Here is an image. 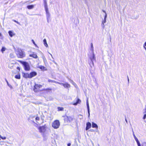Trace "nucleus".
<instances>
[{"label": "nucleus", "instance_id": "f257e3e1", "mask_svg": "<svg viewBox=\"0 0 146 146\" xmlns=\"http://www.w3.org/2000/svg\"><path fill=\"white\" fill-rule=\"evenodd\" d=\"M90 61H89V63L91 67L94 66L93 61L95 60L96 58L94 54H92L90 55H89Z\"/></svg>", "mask_w": 146, "mask_h": 146}, {"label": "nucleus", "instance_id": "f03ea898", "mask_svg": "<svg viewBox=\"0 0 146 146\" xmlns=\"http://www.w3.org/2000/svg\"><path fill=\"white\" fill-rule=\"evenodd\" d=\"M60 125V123L58 120L54 121L52 123V127L55 129H57L59 128Z\"/></svg>", "mask_w": 146, "mask_h": 146}, {"label": "nucleus", "instance_id": "7ed1b4c3", "mask_svg": "<svg viewBox=\"0 0 146 146\" xmlns=\"http://www.w3.org/2000/svg\"><path fill=\"white\" fill-rule=\"evenodd\" d=\"M17 56L19 58H23L25 56V53L21 49H18L17 54Z\"/></svg>", "mask_w": 146, "mask_h": 146}, {"label": "nucleus", "instance_id": "20e7f679", "mask_svg": "<svg viewBox=\"0 0 146 146\" xmlns=\"http://www.w3.org/2000/svg\"><path fill=\"white\" fill-rule=\"evenodd\" d=\"M23 64L24 66L25 70L27 71L30 70V68L28 63L25 62H23Z\"/></svg>", "mask_w": 146, "mask_h": 146}, {"label": "nucleus", "instance_id": "39448f33", "mask_svg": "<svg viewBox=\"0 0 146 146\" xmlns=\"http://www.w3.org/2000/svg\"><path fill=\"white\" fill-rule=\"evenodd\" d=\"M73 120V118L70 116H65L64 118V121L66 122L69 123L71 121Z\"/></svg>", "mask_w": 146, "mask_h": 146}, {"label": "nucleus", "instance_id": "423d86ee", "mask_svg": "<svg viewBox=\"0 0 146 146\" xmlns=\"http://www.w3.org/2000/svg\"><path fill=\"white\" fill-rule=\"evenodd\" d=\"M38 129L40 133H44L46 131V127L45 125L40 126Z\"/></svg>", "mask_w": 146, "mask_h": 146}, {"label": "nucleus", "instance_id": "0eeeda50", "mask_svg": "<svg viewBox=\"0 0 146 146\" xmlns=\"http://www.w3.org/2000/svg\"><path fill=\"white\" fill-rule=\"evenodd\" d=\"M46 14V18L47 19V21L48 23H49V19L50 17V13L48 11V9H47L45 10Z\"/></svg>", "mask_w": 146, "mask_h": 146}, {"label": "nucleus", "instance_id": "6e6552de", "mask_svg": "<svg viewBox=\"0 0 146 146\" xmlns=\"http://www.w3.org/2000/svg\"><path fill=\"white\" fill-rule=\"evenodd\" d=\"M37 73L35 72H33L29 74L30 78H32L33 77L36 76L37 75Z\"/></svg>", "mask_w": 146, "mask_h": 146}, {"label": "nucleus", "instance_id": "1a4fd4ad", "mask_svg": "<svg viewBox=\"0 0 146 146\" xmlns=\"http://www.w3.org/2000/svg\"><path fill=\"white\" fill-rule=\"evenodd\" d=\"M23 76L26 78H30L29 74L27 73H22Z\"/></svg>", "mask_w": 146, "mask_h": 146}, {"label": "nucleus", "instance_id": "9d476101", "mask_svg": "<svg viewBox=\"0 0 146 146\" xmlns=\"http://www.w3.org/2000/svg\"><path fill=\"white\" fill-rule=\"evenodd\" d=\"M86 130H88L90 128L91 124L90 123L88 122L86 123Z\"/></svg>", "mask_w": 146, "mask_h": 146}, {"label": "nucleus", "instance_id": "9b49d317", "mask_svg": "<svg viewBox=\"0 0 146 146\" xmlns=\"http://www.w3.org/2000/svg\"><path fill=\"white\" fill-rule=\"evenodd\" d=\"M45 10L48 9L46 0H43Z\"/></svg>", "mask_w": 146, "mask_h": 146}, {"label": "nucleus", "instance_id": "f8f14e48", "mask_svg": "<svg viewBox=\"0 0 146 146\" xmlns=\"http://www.w3.org/2000/svg\"><path fill=\"white\" fill-rule=\"evenodd\" d=\"M38 68L42 70H47V69L44 66H42L41 65L39 66H38Z\"/></svg>", "mask_w": 146, "mask_h": 146}, {"label": "nucleus", "instance_id": "ddd939ff", "mask_svg": "<svg viewBox=\"0 0 146 146\" xmlns=\"http://www.w3.org/2000/svg\"><path fill=\"white\" fill-rule=\"evenodd\" d=\"M29 56L30 57H33L35 58H38L37 55L34 53L30 54Z\"/></svg>", "mask_w": 146, "mask_h": 146}, {"label": "nucleus", "instance_id": "4468645a", "mask_svg": "<svg viewBox=\"0 0 146 146\" xmlns=\"http://www.w3.org/2000/svg\"><path fill=\"white\" fill-rule=\"evenodd\" d=\"M87 108L88 109V116L89 117L90 116V109H89V105L88 104V102L87 101Z\"/></svg>", "mask_w": 146, "mask_h": 146}, {"label": "nucleus", "instance_id": "2eb2a0df", "mask_svg": "<svg viewBox=\"0 0 146 146\" xmlns=\"http://www.w3.org/2000/svg\"><path fill=\"white\" fill-rule=\"evenodd\" d=\"M92 127L93 128H98V126L96 124L92 122Z\"/></svg>", "mask_w": 146, "mask_h": 146}, {"label": "nucleus", "instance_id": "dca6fc26", "mask_svg": "<svg viewBox=\"0 0 146 146\" xmlns=\"http://www.w3.org/2000/svg\"><path fill=\"white\" fill-rule=\"evenodd\" d=\"M8 33L9 36L11 37H12L13 35H15L11 31H9L8 32Z\"/></svg>", "mask_w": 146, "mask_h": 146}, {"label": "nucleus", "instance_id": "f3484780", "mask_svg": "<svg viewBox=\"0 0 146 146\" xmlns=\"http://www.w3.org/2000/svg\"><path fill=\"white\" fill-rule=\"evenodd\" d=\"M63 86L65 88H68L70 87V85L69 84H68V83H66V84H64Z\"/></svg>", "mask_w": 146, "mask_h": 146}, {"label": "nucleus", "instance_id": "a211bd4d", "mask_svg": "<svg viewBox=\"0 0 146 146\" xmlns=\"http://www.w3.org/2000/svg\"><path fill=\"white\" fill-rule=\"evenodd\" d=\"M132 131L133 132V135L135 139V140L136 141H137L138 140L137 139V137H136L135 135L133 129H132Z\"/></svg>", "mask_w": 146, "mask_h": 146}, {"label": "nucleus", "instance_id": "6ab92c4d", "mask_svg": "<svg viewBox=\"0 0 146 146\" xmlns=\"http://www.w3.org/2000/svg\"><path fill=\"white\" fill-rule=\"evenodd\" d=\"M43 42L44 45L46 47H47L48 46V44H47L46 40L45 39L43 40Z\"/></svg>", "mask_w": 146, "mask_h": 146}, {"label": "nucleus", "instance_id": "aec40b11", "mask_svg": "<svg viewBox=\"0 0 146 146\" xmlns=\"http://www.w3.org/2000/svg\"><path fill=\"white\" fill-rule=\"evenodd\" d=\"M34 7V5H29L27 6V7L29 9H32Z\"/></svg>", "mask_w": 146, "mask_h": 146}, {"label": "nucleus", "instance_id": "412c9836", "mask_svg": "<svg viewBox=\"0 0 146 146\" xmlns=\"http://www.w3.org/2000/svg\"><path fill=\"white\" fill-rule=\"evenodd\" d=\"M5 81H6L7 84V85L11 89H12L13 87H12V86L9 84L8 81L6 79H5Z\"/></svg>", "mask_w": 146, "mask_h": 146}, {"label": "nucleus", "instance_id": "4be33fe9", "mask_svg": "<svg viewBox=\"0 0 146 146\" xmlns=\"http://www.w3.org/2000/svg\"><path fill=\"white\" fill-rule=\"evenodd\" d=\"M9 56L10 58H14L15 56H14V55L13 53H10L9 54Z\"/></svg>", "mask_w": 146, "mask_h": 146}, {"label": "nucleus", "instance_id": "5701e85b", "mask_svg": "<svg viewBox=\"0 0 146 146\" xmlns=\"http://www.w3.org/2000/svg\"><path fill=\"white\" fill-rule=\"evenodd\" d=\"M81 102V100L79 99H78L76 103H75L74 104L76 105H77L78 104L80 103Z\"/></svg>", "mask_w": 146, "mask_h": 146}, {"label": "nucleus", "instance_id": "b1692460", "mask_svg": "<svg viewBox=\"0 0 146 146\" xmlns=\"http://www.w3.org/2000/svg\"><path fill=\"white\" fill-rule=\"evenodd\" d=\"M15 77L17 79H20V74H17L15 76Z\"/></svg>", "mask_w": 146, "mask_h": 146}, {"label": "nucleus", "instance_id": "393cba45", "mask_svg": "<svg viewBox=\"0 0 146 146\" xmlns=\"http://www.w3.org/2000/svg\"><path fill=\"white\" fill-rule=\"evenodd\" d=\"M5 50L6 48L5 47H3L2 48L1 50L2 52L3 53V52L5 51Z\"/></svg>", "mask_w": 146, "mask_h": 146}, {"label": "nucleus", "instance_id": "a878e982", "mask_svg": "<svg viewBox=\"0 0 146 146\" xmlns=\"http://www.w3.org/2000/svg\"><path fill=\"white\" fill-rule=\"evenodd\" d=\"M58 111H63V110L64 108L62 107H58Z\"/></svg>", "mask_w": 146, "mask_h": 146}, {"label": "nucleus", "instance_id": "bb28decb", "mask_svg": "<svg viewBox=\"0 0 146 146\" xmlns=\"http://www.w3.org/2000/svg\"><path fill=\"white\" fill-rule=\"evenodd\" d=\"M48 82H54V83H56V82L54 80H48Z\"/></svg>", "mask_w": 146, "mask_h": 146}, {"label": "nucleus", "instance_id": "cd10ccee", "mask_svg": "<svg viewBox=\"0 0 146 146\" xmlns=\"http://www.w3.org/2000/svg\"><path fill=\"white\" fill-rule=\"evenodd\" d=\"M107 15L106 14V15H105V16L104 17V21L102 22H104V23H106V18L107 17Z\"/></svg>", "mask_w": 146, "mask_h": 146}, {"label": "nucleus", "instance_id": "c85d7f7f", "mask_svg": "<svg viewBox=\"0 0 146 146\" xmlns=\"http://www.w3.org/2000/svg\"><path fill=\"white\" fill-rule=\"evenodd\" d=\"M138 146H141L139 140L136 141Z\"/></svg>", "mask_w": 146, "mask_h": 146}, {"label": "nucleus", "instance_id": "c756f323", "mask_svg": "<svg viewBox=\"0 0 146 146\" xmlns=\"http://www.w3.org/2000/svg\"><path fill=\"white\" fill-rule=\"evenodd\" d=\"M90 50L91 51L92 54H94V48H91Z\"/></svg>", "mask_w": 146, "mask_h": 146}, {"label": "nucleus", "instance_id": "7c9ffc66", "mask_svg": "<svg viewBox=\"0 0 146 146\" xmlns=\"http://www.w3.org/2000/svg\"><path fill=\"white\" fill-rule=\"evenodd\" d=\"M71 81L72 82V83L73 84V85H74L76 87L77 85L73 81Z\"/></svg>", "mask_w": 146, "mask_h": 146}, {"label": "nucleus", "instance_id": "2f4dec72", "mask_svg": "<svg viewBox=\"0 0 146 146\" xmlns=\"http://www.w3.org/2000/svg\"><path fill=\"white\" fill-rule=\"evenodd\" d=\"M0 137L3 139H5L6 138V137H3L1 135H0Z\"/></svg>", "mask_w": 146, "mask_h": 146}, {"label": "nucleus", "instance_id": "473e14b6", "mask_svg": "<svg viewBox=\"0 0 146 146\" xmlns=\"http://www.w3.org/2000/svg\"><path fill=\"white\" fill-rule=\"evenodd\" d=\"M142 146H146V142H144L142 143Z\"/></svg>", "mask_w": 146, "mask_h": 146}, {"label": "nucleus", "instance_id": "72a5a7b5", "mask_svg": "<svg viewBox=\"0 0 146 146\" xmlns=\"http://www.w3.org/2000/svg\"><path fill=\"white\" fill-rule=\"evenodd\" d=\"M38 84H35L34 86V88H38Z\"/></svg>", "mask_w": 146, "mask_h": 146}, {"label": "nucleus", "instance_id": "f704fd0d", "mask_svg": "<svg viewBox=\"0 0 146 146\" xmlns=\"http://www.w3.org/2000/svg\"><path fill=\"white\" fill-rule=\"evenodd\" d=\"M32 41L33 43L35 45V46H37V45L35 44L34 41L33 40H32Z\"/></svg>", "mask_w": 146, "mask_h": 146}, {"label": "nucleus", "instance_id": "c9c22d12", "mask_svg": "<svg viewBox=\"0 0 146 146\" xmlns=\"http://www.w3.org/2000/svg\"><path fill=\"white\" fill-rule=\"evenodd\" d=\"M146 117V113H144V116H143V119H145Z\"/></svg>", "mask_w": 146, "mask_h": 146}, {"label": "nucleus", "instance_id": "e433bc0d", "mask_svg": "<svg viewBox=\"0 0 146 146\" xmlns=\"http://www.w3.org/2000/svg\"><path fill=\"white\" fill-rule=\"evenodd\" d=\"M34 90L35 92H37L38 91L37 88L34 87Z\"/></svg>", "mask_w": 146, "mask_h": 146}, {"label": "nucleus", "instance_id": "4c0bfd02", "mask_svg": "<svg viewBox=\"0 0 146 146\" xmlns=\"http://www.w3.org/2000/svg\"><path fill=\"white\" fill-rule=\"evenodd\" d=\"M145 109H144L143 110L144 111L143 112V113H146V107H145Z\"/></svg>", "mask_w": 146, "mask_h": 146}, {"label": "nucleus", "instance_id": "58836bf2", "mask_svg": "<svg viewBox=\"0 0 146 146\" xmlns=\"http://www.w3.org/2000/svg\"><path fill=\"white\" fill-rule=\"evenodd\" d=\"M45 90L47 91L48 90H51L52 89L51 88H47L44 90Z\"/></svg>", "mask_w": 146, "mask_h": 146}, {"label": "nucleus", "instance_id": "ea45409f", "mask_svg": "<svg viewBox=\"0 0 146 146\" xmlns=\"http://www.w3.org/2000/svg\"><path fill=\"white\" fill-rule=\"evenodd\" d=\"M36 120H39V117H37L36 118Z\"/></svg>", "mask_w": 146, "mask_h": 146}, {"label": "nucleus", "instance_id": "a19ab883", "mask_svg": "<svg viewBox=\"0 0 146 146\" xmlns=\"http://www.w3.org/2000/svg\"><path fill=\"white\" fill-rule=\"evenodd\" d=\"M13 21L18 24H19V23L17 21L15 20H13Z\"/></svg>", "mask_w": 146, "mask_h": 146}, {"label": "nucleus", "instance_id": "79ce46f5", "mask_svg": "<svg viewBox=\"0 0 146 146\" xmlns=\"http://www.w3.org/2000/svg\"><path fill=\"white\" fill-rule=\"evenodd\" d=\"M102 27H103V28H104V25L103 22H102Z\"/></svg>", "mask_w": 146, "mask_h": 146}, {"label": "nucleus", "instance_id": "37998d69", "mask_svg": "<svg viewBox=\"0 0 146 146\" xmlns=\"http://www.w3.org/2000/svg\"><path fill=\"white\" fill-rule=\"evenodd\" d=\"M93 48V44L92 43H91V48Z\"/></svg>", "mask_w": 146, "mask_h": 146}, {"label": "nucleus", "instance_id": "c03bdc74", "mask_svg": "<svg viewBox=\"0 0 146 146\" xmlns=\"http://www.w3.org/2000/svg\"><path fill=\"white\" fill-rule=\"evenodd\" d=\"M145 46H146V42L143 45L144 47H145Z\"/></svg>", "mask_w": 146, "mask_h": 146}, {"label": "nucleus", "instance_id": "a18cd8bd", "mask_svg": "<svg viewBox=\"0 0 146 146\" xmlns=\"http://www.w3.org/2000/svg\"><path fill=\"white\" fill-rule=\"evenodd\" d=\"M38 88H41L42 87V86L40 84H38Z\"/></svg>", "mask_w": 146, "mask_h": 146}, {"label": "nucleus", "instance_id": "49530a36", "mask_svg": "<svg viewBox=\"0 0 146 146\" xmlns=\"http://www.w3.org/2000/svg\"><path fill=\"white\" fill-rule=\"evenodd\" d=\"M90 131L92 132L94 131V130L93 129H91L90 130Z\"/></svg>", "mask_w": 146, "mask_h": 146}, {"label": "nucleus", "instance_id": "de8ad7c7", "mask_svg": "<svg viewBox=\"0 0 146 146\" xmlns=\"http://www.w3.org/2000/svg\"><path fill=\"white\" fill-rule=\"evenodd\" d=\"M68 146H70L71 144L70 143H68Z\"/></svg>", "mask_w": 146, "mask_h": 146}, {"label": "nucleus", "instance_id": "09e8293b", "mask_svg": "<svg viewBox=\"0 0 146 146\" xmlns=\"http://www.w3.org/2000/svg\"><path fill=\"white\" fill-rule=\"evenodd\" d=\"M56 83H58L59 84H61V83L58 82H56Z\"/></svg>", "mask_w": 146, "mask_h": 146}, {"label": "nucleus", "instance_id": "8fccbe9b", "mask_svg": "<svg viewBox=\"0 0 146 146\" xmlns=\"http://www.w3.org/2000/svg\"><path fill=\"white\" fill-rule=\"evenodd\" d=\"M49 53V54H50V55H51V56L53 58V56H52V54H51L50 53Z\"/></svg>", "mask_w": 146, "mask_h": 146}, {"label": "nucleus", "instance_id": "3c124183", "mask_svg": "<svg viewBox=\"0 0 146 146\" xmlns=\"http://www.w3.org/2000/svg\"><path fill=\"white\" fill-rule=\"evenodd\" d=\"M92 146H94V143L92 142Z\"/></svg>", "mask_w": 146, "mask_h": 146}, {"label": "nucleus", "instance_id": "603ef678", "mask_svg": "<svg viewBox=\"0 0 146 146\" xmlns=\"http://www.w3.org/2000/svg\"><path fill=\"white\" fill-rule=\"evenodd\" d=\"M127 78H128V83H129V78H128V76H127Z\"/></svg>", "mask_w": 146, "mask_h": 146}, {"label": "nucleus", "instance_id": "864d4df0", "mask_svg": "<svg viewBox=\"0 0 146 146\" xmlns=\"http://www.w3.org/2000/svg\"><path fill=\"white\" fill-rule=\"evenodd\" d=\"M17 69L18 70H20V68L19 67H17Z\"/></svg>", "mask_w": 146, "mask_h": 146}, {"label": "nucleus", "instance_id": "5fc2aeb1", "mask_svg": "<svg viewBox=\"0 0 146 146\" xmlns=\"http://www.w3.org/2000/svg\"><path fill=\"white\" fill-rule=\"evenodd\" d=\"M64 84H63V83H61V84L60 85H62V86H63Z\"/></svg>", "mask_w": 146, "mask_h": 146}, {"label": "nucleus", "instance_id": "6e6d98bb", "mask_svg": "<svg viewBox=\"0 0 146 146\" xmlns=\"http://www.w3.org/2000/svg\"><path fill=\"white\" fill-rule=\"evenodd\" d=\"M125 121H126V123H127V119H126V118H125Z\"/></svg>", "mask_w": 146, "mask_h": 146}, {"label": "nucleus", "instance_id": "4d7b16f0", "mask_svg": "<svg viewBox=\"0 0 146 146\" xmlns=\"http://www.w3.org/2000/svg\"><path fill=\"white\" fill-rule=\"evenodd\" d=\"M103 12H104L106 14V12H105V11H104L103 10Z\"/></svg>", "mask_w": 146, "mask_h": 146}, {"label": "nucleus", "instance_id": "13d9d810", "mask_svg": "<svg viewBox=\"0 0 146 146\" xmlns=\"http://www.w3.org/2000/svg\"><path fill=\"white\" fill-rule=\"evenodd\" d=\"M1 35H2L1 34V33H0V36H1Z\"/></svg>", "mask_w": 146, "mask_h": 146}, {"label": "nucleus", "instance_id": "bf43d9fd", "mask_svg": "<svg viewBox=\"0 0 146 146\" xmlns=\"http://www.w3.org/2000/svg\"><path fill=\"white\" fill-rule=\"evenodd\" d=\"M144 48L145 49V50H146V47H144Z\"/></svg>", "mask_w": 146, "mask_h": 146}, {"label": "nucleus", "instance_id": "052dcab7", "mask_svg": "<svg viewBox=\"0 0 146 146\" xmlns=\"http://www.w3.org/2000/svg\"><path fill=\"white\" fill-rule=\"evenodd\" d=\"M98 146H100L99 145V144H98Z\"/></svg>", "mask_w": 146, "mask_h": 146}, {"label": "nucleus", "instance_id": "680f3d73", "mask_svg": "<svg viewBox=\"0 0 146 146\" xmlns=\"http://www.w3.org/2000/svg\"><path fill=\"white\" fill-rule=\"evenodd\" d=\"M43 60H44V58H43Z\"/></svg>", "mask_w": 146, "mask_h": 146}, {"label": "nucleus", "instance_id": "e2e57ef3", "mask_svg": "<svg viewBox=\"0 0 146 146\" xmlns=\"http://www.w3.org/2000/svg\"><path fill=\"white\" fill-rule=\"evenodd\" d=\"M145 107H146V106H145Z\"/></svg>", "mask_w": 146, "mask_h": 146}]
</instances>
